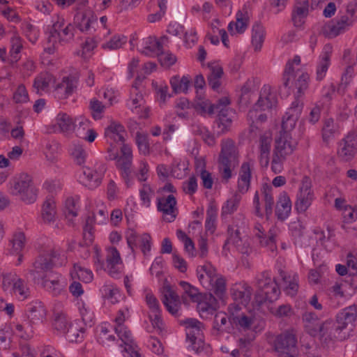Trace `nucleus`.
Here are the masks:
<instances>
[{"label":"nucleus","mask_w":357,"mask_h":357,"mask_svg":"<svg viewBox=\"0 0 357 357\" xmlns=\"http://www.w3.org/2000/svg\"><path fill=\"white\" fill-rule=\"evenodd\" d=\"M66 261L65 254L52 248H46L39 251L28 273L35 283L40 284L51 295L58 296L66 291L67 282L61 274L51 271V269L54 266H62Z\"/></svg>","instance_id":"1"},{"label":"nucleus","mask_w":357,"mask_h":357,"mask_svg":"<svg viewBox=\"0 0 357 357\" xmlns=\"http://www.w3.org/2000/svg\"><path fill=\"white\" fill-rule=\"evenodd\" d=\"M93 261L97 271H104L111 278H120L124 273L125 266L119 250L114 245H107L105 248V257L98 245L93 248Z\"/></svg>","instance_id":"2"},{"label":"nucleus","mask_w":357,"mask_h":357,"mask_svg":"<svg viewBox=\"0 0 357 357\" xmlns=\"http://www.w3.org/2000/svg\"><path fill=\"white\" fill-rule=\"evenodd\" d=\"M52 27L44 48L45 52L54 54L59 48V44H66L73 40L75 26L68 22L63 14H56L52 17Z\"/></svg>","instance_id":"3"},{"label":"nucleus","mask_w":357,"mask_h":357,"mask_svg":"<svg viewBox=\"0 0 357 357\" xmlns=\"http://www.w3.org/2000/svg\"><path fill=\"white\" fill-rule=\"evenodd\" d=\"M228 310L229 323L239 332L253 335L264 328L265 322L262 319L241 312V307L238 304H230Z\"/></svg>","instance_id":"4"},{"label":"nucleus","mask_w":357,"mask_h":357,"mask_svg":"<svg viewBox=\"0 0 357 357\" xmlns=\"http://www.w3.org/2000/svg\"><path fill=\"white\" fill-rule=\"evenodd\" d=\"M309 75L301 63V57L295 55L289 59L284 66L282 81L285 86H294L298 96H301L308 86Z\"/></svg>","instance_id":"5"},{"label":"nucleus","mask_w":357,"mask_h":357,"mask_svg":"<svg viewBox=\"0 0 357 357\" xmlns=\"http://www.w3.org/2000/svg\"><path fill=\"white\" fill-rule=\"evenodd\" d=\"M7 187L10 195L18 197L27 204H33L37 199L38 189L34 185L31 176L27 173H20L13 176Z\"/></svg>","instance_id":"6"},{"label":"nucleus","mask_w":357,"mask_h":357,"mask_svg":"<svg viewBox=\"0 0 357 357\" xmlns=\"http://www.w3.org/2000/svg\"><path fill=\"white\" fill-rule=\"evenodd\" d=\"M357 19V3H350L344 12L326 23L323 27V33L328 38H333L346 32Z\"/></svg>","instance_id":"7"},{"label":"nucleus","mask_w":357,"mask_h":357,"mask_svg":"<svg viewBox=\"0 0 357 357\" xmlns=\"http://www.w3.org/2000/svg\"><path fill=\"white\" fill-rule=\"evenodd\" d=\"M286 178L283 176H277L273 179L272 185L268 183H264L260 191H256L253 198V206L255 214L259 217L264 215V211L261 206L260 199L264 204V211L267 216L272 214L274 206V197L273 186L275 188L283 186L286 184Z\"/></svg>","instance_id":"8"},{"label":"nucleus","mask_w":357,"mask_h":357,"mask_svg":"<svg viewBox=\"0 0 357 357\" xmlns=\"http://www.w3.org/2000/svg\"><path fill=\"white\" fill-rule=\"evenodd\" d=\"M296 146L297 142L292 139L291 133L280 132L279 137L275 139L271 160L272 172L275 174L282 172L284 161L294 153Z\"/></svg>","instance_id":"9"},{"label":"nucleus","mask_w":357,"mask_h":357,"mask_svg":"<svg viewBox=\"0 0 357 357\" xmlns=\"http://www.w3.org/2000/svg\"><path fill=\"white\" fill-rule=\"evenodd\" d=\"M303 321L307 332L312 336L319 335L321 340L326 346L333 342L332 333L340 332L337 328L333 326V321H326L322 324L317 316L311 312L303 314Z\"/></svg>","instance_id":"10"},{"label":"nucleus","mask_w":357,"mask_h":357,"mask_svg":"<svg viewBox=\"0 0 357 357\" xmlns=\"http://www.w3.org/2000/svg\"><path fill=\"white\" fill-rule=\"evenodd\" d=\"M197 278L206 289L212 291L219 297H222L226 290V280L218 274L211 263H205L197 268Z\"/></svg>","instance_id":"11"},{"label":"nucleus","mask_w":357,"mask_h":357,"mask_svg":"<svg viewBox=\"0 0 357 357\" xmlns=\"http://www.w3.org/2000/svg\"><path fill=\"white\" fill-rule=\"evenodd\" d=\"M218 162L221 177L228 181L232 176V171L238 164V151L232 139L222 140Z\"/></svg>","instance_id":"12"},{"label":"nucleus","mask_w":357,"mask_h":357,"mask_svg":"<svg viewBox=\"0 0 357 357\" xmlns=\"http://www.w3.org/2000/svg\"><path fill=\"white\" fill-rule=\"evenodd\" d=\"M257 285L259 288L255 296V302L257 305H261L266 301L273 302L276 301L280 294L277 280H272L269 271H264L257 278Z\"/></svg>","instance_id":"13"},{"label":"nucleus","mask_w":357,"mask_h":357,"mask_svg":"<svg viewBox=\"0 0 357 357\" xmlns=\"http://www.w3.org/2000/svg\"><path fill=\"white\" fill-rule=\"evenodd\" d=\"M2 287L5 291L18 301H24L31 297V287L28 282L20 278L16 273H9L3 275Z\"/></svg>","instance_id":"14"},{"label":"nucleus","mask_w":357,"mask_h":357,"mask_svg":"<svg viewBox=\"0 0 357 357\" xmlns=\"http://www.w3.org/2000/svg\"><path fill=\"white\" fill-rule=\"evenodd\" d=\"M131 316L130 309L128 306H124L119 309L114 319V328L115 333L117 334L119 338L126 345V352L128 354L127 349L129 347H132L137 349V347L134 346L132 335L130 331L125 325V322Z\"/></svg>","instance_id":"15"},{"label":"nucleus","mask_w":357,"mask_h":357,"mask_svg":"<svg viewBox=\"0 0 357 357\" xmlns=\"http://www.w3.org/2000/svg\"><path fill=\"white\" fill-rule=\"evenodd\" d=\"M273 347L279 357H296L298 354L297 339L290 331L278 335Z\"/></svg>","instance_id":"16"},{"label":"nucleus","mask_w":357,"mask_h":357,"mask_svg":"<svg viewBox=\"0 0 357 357\" xmlns=\"http://www.w3.org/2000/svg\"><path fill=\"white\" fill-rule=\"evenodd\" d=\"M106 172L103 162H96L92 167H84L79 176V180L89 189L98 188L102 183Z\"/></svg>","instance_id":"17"},{"label":"nucleus","mask_w":357,"mask_h":357,"mask_svg":"<svg viewBox=\"0 0 357 357\" xmlns=\"http://www.w3.org/2000/svg\"><path fill=\"white\" fill-rule=\"evenodd\" d=\"M126 242L135 257L137 249L140 250L145 257L149 255L152 246V238L148 233L137 234L132 231L126 236Z\"/></svg>","instance_id":"18"},{"label":"nucleus","mask_w":357,"mask_h":357,"mask_svg":"<svg viewBox=\"0 0 357 357\" xmlns=\"http://www.w3.org/2000/svg\"><path fill=\"white\" fill-rule=\"evenodd\" d=\"M177 201L173 194H162L156 199L157 209L162 214V219L172 222L178 215Z\"/></svg>","instance_id":"19"},{"label":"nucleus","mask_w":357,"mask_h":357,"mask_svg":"<svg viewBox=\"0 0 357 357\" xmlns=\"http://www.w3.org/2000/svg\"><path fill=\"white\" fill-rule=\"evenodd\" d=\"M126 105L139 118L147 119L149 117L150 108L145 105L144 95L136 86L133 85L131 87Z\"/></svg>","instance_id":"20"},{"label":"nucleus","mask_w":357,"mask_h":357,"mask_svg":"<svg viewBox=\"0 0 357 357\" xmlns=\"http://www.w3.org/2000/svg\"><path fill=\"white\" fill-rule=\"evenodd\" d=\"M314 199L312 189V183L309 177L305 176L301 181L299 190L296 195L295 208L298 213H304L311 206Z\"/></svg>","instance_id":"21"},{"label":"nucleus","mask_w":357,"mask_h":357,"mask_svg":"<svg viewBox=\"0 0 357 357\" xmlns=\"http://www.w3.org/2000/svg\"><path fill=\"white\" fill-rule=\"evenodd\" d=\"M145 301L149 309V318L151 323V327H147L148 332L152 333L153 330L160 331L163 322L161 317V309L158 300L150 291L145 294Z\"/></svg>","instance_id":"22"},{"label":"nucleus","mask_w":357,"mask_h":357,"mask_svg":"<svg viewBox=\"0 0 357 357\" xmlns=\"http://www.w3.org/2000/svg\"><path fill=\"white\" fill-rule=\"evenodd\" d=\"M229 236L223 245V252L229 249V245H233L236 250L243 255H250L252 252V248L250 243V239L247 236H242L240 229H233L229 230Z\"/></svg>","instance_id":"23"},{"label":"nucleus","mask_w":357,"mask_h":357,"mask_svg":"<svg viewBox=\"0 0 357 357\" xmlns=\"http://www.w3.org/2000/svg\"><path fill=\"white\" fill-rule=\"evenodd\" d=\"M356 319L354 308L348 307L342 310L337 317V322H333V327L337 328L339 333H332L333 341H342L346 339V335L342 332L349 324H352Z\"/></svg>","instance_id":"24"},{"label":"nucleus","mask_w":357,"mask_h":357,"mask_svg":"<svg viewBox=\"0 0 357 357\" xmlns=\"http://www.w3.org/2000/svg\"><path fill=\"white\" fill-rule=\"evenodd\" d=\"M357 150V135L349 132L338 143L337 156L343 161H350Z\"/></svg>","instance_id":"25"},{"label":"nucleus","mask_w":357,"mask_h":357,"mask_svg":"<svg viewBox=\"0 0 357 357\" xmlns=\"http://www.w3.org/2000/svg\"><path fill=\"white\" fill-rule=\"evenodd\" d=\"M76 117L64 112H59L52 124L53 131L71 135L76 129Z\"/></svg>","instance_id":"26"},{"label":"nucleus","mask_w":357,"mask_h":357,"mask_svg":"<svg viewBox=\"0 0 357 357\" xmlns=\"http://www.w3.org/2000/svg\"><path fill=\"white\" fill-rule=\"evenodd\" d=\"M126 131L124 126L120 123L112 121L105 130V137L107 143L109 144L108 152L114 150L116 144H123Z\"/></svg>","instance_id":"27"},{"label":"nucleus","mask_w":357,"mask_h":357,"mask_svg":"<svg viewBox=\"0 0 357 357\" xmlns=\"http://www.w3.org/2000/svg\"><path fill=\"white\" fill-rule=\"evenodd\" d=\"M303 107L302 102L296 99L288 109L283 117L282 122V130L280 132H289L292 130L299 119Z\"/></svg>","instance_id":"28"},{"label":"nucleus","mask_w":357,"mask_h":357,"mask_svg":"<svg viewBox=\"0 0 357 357\" xmlns=\"http://www.w3.org/2000/svg\"><path fill=\"white\" fill-rule=\"evenodd\" d=\"M254 167L255 161L251 159H248L241 164L238 172L236 189L241 194H245L250 188Z\"/></svg>","instance_id":"29"},{"label":"nucleus","mask_w":357,"mask_h":357,"mask_svg":"<svg viewBox=\"0 0 357 357\" xmlns=\"http://www.w3.org/2000/svg\"><path fill=\"white\" fill-rule=\"evenodd\" d=\"M277 229L273 227L269 229L268 236L265 234V229L260 223H256L253 227V235L258 240L261 247L266 248L268 250L273 252L276 250L277 245L275 241Z\"/></svg>","instance_id":"30"},{"label":"nucleus","mask_w":357,"mask_h":357,"mask_svg":"<svg viewBox=\"0 0 357 357\" xmlns=\"http://www.w3.org/2000/svg\"><path fill=\"white\" fill-rule=\"evenodd\" d=\"M109 158L110 160L116 159V167L120 171L121 176L125 183V185L130 188L134 185V178L131 172V165L132 160H128L123 157H118V151L113 150L109 152Z\"/></svg>","instance_id":"31"},{"label":"nucleus","mask_w":357,"mask_h":357,"mask_svg":"<svg viewBox=\"0 0 357 357\" xmlns=\"http://www.w3.org/2000/svg\"><path fill=\"white\" fill-rule=\"evenodd\" d=\"M78 79L74 76L63 77L54 91V97L59 100H66L70 96L77 87Z\"/></svg>","instance_id":"32"},{"label":"nucleus","mask_w":357,"mask_h":357,"mask_svg":"<svg viewBox=\"0 0 357 357\" xmlns=\"http://www.w3.org/2000/svg\"><path fill=\"white\" fill-rule=\"evenodd\" d=\"M278 105L276 93L268 84L263 86L260 91L259 98L255 107L263 111H270L275 109Z\"/></svg>","instance_id":"33"},{"label":"nucleus","mask_w":357,"mask_h":357,"mask_svg":"<svg viewBox=\"0 0 357 357\" xmlns=\"http://www.w3.org/2000/svg\"><path fill=\"white\" fill-rule=\"evenodd\" d=\"M47 310L43 303L38 301L29 303L25 310V319L35 326L46 319Z\"/></svg>","instance_id":"34"},{"label":"nucleus","mask_w":357,"mask_h":357,"mask_svg":"<svg viewBox=\"0 0 357 357\" xmlns=\"http://www.w3.org/2000/svg\"><path fill=\"white\" fill-rule=\"evenodd\" d=\"M282 282L280 284L284 293L290 296H294L298 290V276L296 273H287L280 269L278 271Z\"/></svg>","instance_id":"35"},{"label":"nucleus","mask_w":357,"mask_h":357,"mask_svg":"<svg viewBox=\"0 0 357 357\" xmlns=\"http://www.w3.org/2000/svg\"><path fill=\"white\" fill-rule=\"evenodd\" d=\"M10 329L15 336L24 340L32 338L35 333V326L25 318L11 322Z\"/></svg>","instance_id":"36"},{"label":"nucleus","mask_w":357,"mask_h":357,"mask_svg":"<svg viewBox=\"0 0 357 357\" xmlns=\"http://www.w3.org/2000/svg\"><path fill=\"white\" fill-rule=\"evenodd\" d=\"M328 304L333 308L342 305L344 301V293L342 289V284L338 282H330L326 289Z\"/></svg>","instance_id":"37"},{"label":"nucleus","mask_w":357,"mask_h":357,"mask_svg":"<svg viewBox=\"0 0 357 357\" xmlns=\"http://www.w3.org/2000/svg\"><path fill=\"white\" fill-rule=\"evenodd\" d=\"M162 293V301L167 310L172 314L176 315L181 306L179 296L169 286H164Z\"/></svg>","instance_id":"38"},{"label":"nucleus","mask_w":357,"mask_h":357,"mask_svg":"<svg viewBox=\"0 0 357 357\" xmlns=\"http://www.w3.org/2000/svg\"><path fill=\"white\" fill-rule=\"evenodd\" d=\"M252 292V287L245 282L236 283L231 289L234 300L244 306L250 302Z\"/></svg>","instance_id":"39"},{"label":"nucleus","mask_w":357,"mask_h":357,"mask_svg":"<svg viewBox=\"0 0 357 357\" xmlns=\"http://www.w3.org/2000/svg\"><path fill=\"white\" fill-rule=\"evenodd\" d=\"M195 303H197V309L202 318H207L215 310L216 299L211 294H202Z\"/></svg>","instance_id":"40"},{"label":"nucleus","mask_w":357,"mask_h":357,"mask_svg":"<svg viewBox=\"0 0 357 357\" xmlns=\"http://www.w3.org/2000/svg\"><path fill=\"white\" fill-rule=\"evenodd\" d=\"M333 52V47L330 44L324 45L319 56V61L317 66V79L322 80L326 76L328 67L331 65V57Z\"/></svg>","instance_id":"41"},{"label":"nucleus","mask_w":357,"mask_h":357,"mask_svg":"<svg viewBox=\"0 0 357 357\" xmlns=\"http://www.w3.org/2000/svg\"><path fill=\"white\" fill-rule=\"evenodd\" d=\"M321 137L324 143L328 144L333 140L335 137L341 133L340 125L332 118L326 119L323 121L321 128Z\"/></svg>","instance_id":"42"},{"label":"nucleus","mask_w":357,"mask_h":357,"mask_svg":"<svg viewBox=\"0 0 357 357\" xmlns=\"http://www.w3.org/2000/svg\"><path fill=\"white\" fill-rule=\"evenodd\" d=\"M272 143V132L266 131L259 139V162L262 167L269 164V155Z\"/></svg>","instance_id":"43"},{"label":"nucleus","mask_w":357,"mask_h":357,"mask_svg":"<svg viewBox=\"0 0 357 357\" xmlns=\"http://www.w3.org/2000/svg\"><path fill=\"white\" fill-rule=\"evenodd\" d=\"M310 8L309 0H296L292 10L291 19L296 26H301L307 17Z\"/></svg>","instance_id":"44"},{"label":"nucleus","mask_w":357,"mask_h":357,"mask_svg":"<svg viewBox=\"0 0 357 357\" xmlns=\"http://www.w3.org/2000/svg\"><path fill=\"white\" fill-rule=\"evenodd\" d=\"M291 211V202L287 192L280 194L276 203L275 214L278 219L284 220Z\"/></svg>","instance_id":"45"},{"label":"nucleus","mask_w":357,"mask_h":357,"mask_svg":"<svg viewBox=\"0 0 357 357\" xmlns=\"http://www.w3.org/2000/svg\"><path fill=\"white\" fill-rule=\"evenodd\" d=\"M208 85L214 90L218 91L221 85V78L223 75L222 67L218 62L214 61L208 63Z\"/></svg>","instance_id":"46"},{"label":"nucleus","mask_w":357,"mask_h":357,"mask_svg":"<svg viewBox=\"0 0 357 357\" xmlns=\"http://www.w3.org/2000/svg\"><path fill=\"white\" fill-rule=\"evenodd\" d=\"M162 50V43L155 37L149 36L143 39L140 52L148 56H157Z\"/></svg>","instance_id":"47"},{"label":"nucleus","mask_w":357,"mask_h":357,"mask_svg":"<svg viewBox=\"0 0 357 357\" xmlns=\"http://www.w3.org/2000/svg\"><path fill=\"white\" fill-rule=\"evenodd\" d=\"M54 82L53 75L47 72H43L35 77L33 86L36 93L42 94L48 92L50 85Z\"/></svg>","instance_id":"48"},{"label":"nucleus","mask_w":357,"mask_h":357,"mask_svg":"<svg viewBox=\"0 0 357 357\" xmlns=\"http://www.w3.org/2000/svg\"><path fill=\"white\" fill-rule=\"evenodd\" d=\"M83 325L79 320H75L69 325L64 333L69 342H80L83 340L85 334V328Z\"/></svg>","instance_id":"49"},{"label":"nucleus","mask_w":357,"mask_h":357,"mask_svg":"<svg viewBox=\"0 0 357 357\" xmlns=\"http://www.w3.org/2000/svg\"><path fill=\"white\" fill-rule=\"evenodd\" d=\"M194 108L197 113L202 116L211 115L215 112V105L205 98L202 93L197 92Z\"/></svg>","instance_id":"50"},{"label":"nucleus","mask_w":357,"mask_h":357,"mask_svg":"<svg viewBox=\"0 0 357 357\" xmlns=\"http://www.w3.org/2000/svg\"><path fill=\"white\" fill-rule=\"evenodd\" d=\"M26 244V237L23 232L17 231L15 232L10 241L11 248V253L13 255H18L17 263V265H19L22 263L23 260V255L22 252Z\"/></svg>","instance_id":"51"},{"label":"nucleus","mask_w":357,"mask_h":357,"mask_svg":"<svg viewBox=\"0 0 357 357\" xmlns=\"http://www.w3.org/2000/svg\"><path fill=\"white\" fill-rule=\"evenodd\" d=\"M133 174L138 182L146 183L151 174V167L146 159L139 160L133 169Z\"/></svg>","instance_id":"52"},{"label":"nucleus","mask_w":357,"mask_h":357,"mask_svg":"<svg viewBox=\"0 0 357 357\" xmlns=\"http://www.w3.org/2000/svg\"><path fill=\"white\" fill-rule=\"evenodd\" d=\"M218 208L214 204H210L206 209L205 230L206 234H213L217 228Z\"/></svg>","instance_id":"53"},{"label":"nucleus","mask_w":357,"mask_h":357,"mask_svg":"<svg viewBox=\"0 0 357 357\" xmlns=\"http://www.w3.org/2000/svg\"><path fill=\"white\" fill-rule=\"evenodd\" d=\"M186 325V337L188 341H195L203 337L202 324L194 319H188L185 322Z\"/></svg>","instance_id":"54"},{"label":"nucleus","mask_w":357,"mask_h":357,"mask_svg":"<svg viewBox=\"0 0 357 357\" xmlns=\"http://www.w3.org/2000/svg\"><path fill=\"white\" fill-rule=\"evenodd\" d=\"M266 38L265 27L259 23H256L252 29V45L255 51H260Z\"/></svg>","instance_id":"55"},{"label":"nucleus","mask_w":357,"mask_h":357,"mask_svg":"<svg viewBox=\"0 0 357 357\" xmlns=\"http://www.w3.org/2000/svg\"><path fill=\"white\" fill-rule=\"evenodd\" d=\"M242 195L243 194L236 190L234 195L224 203L221 209L222 216L231 215L237 211L242 199Z\"/></svg>","instance_id":"56"},{"label":"nucleus","mask_w":357,"mask_h":357,"mask_svg":"<svg viewBox=\"0 0 357 357\" xmlns=\"http://www.w3.org/2000/svg\"><path fill=\"white\" fill-rule=\"evenodd\" d=\"M139 195L141 205L149 208L151 200L155 197V188L149 183H142L139 189Z\"/></svg>","instance_id":"57"},{"label":"nucleus","mask_w":357,"mask_h":357,"mask_svg":"<svg viewBox=\"0 0 357 357\" xmlns=\"http://www.w3.org/2000/svg\"><path fill=\"white\" fill-rule=\"evenodd\" d=\"M71 323L66 313L63 312L54 313L52 327L58 333L64 334Z\"/></svg>","instance_id":"58"},{"label":"nucleus","mask_w":357,"mask_h":357,"mask_svg":"<svg viewBox=\"0 0 357 357\" xmlns=\"http://www.w3.org/2000/svg\"><path fill=\"white\" fill-rule=\"evenodd\" d=\"M56 203L52 197H48L42 206L41 216L45 222H54L56 216Z\"/></svg>","instance_id":"59"},{"label":"nucleus","mask_w":357,"mask_h":357,"mask_svg":"<svg viewBox=\"0 0 357 357\" xmlns=\"http://www.w3.org/2000/svg\"><path fill=\"white\" fill-rule=\"evenodd\" d=\"M248 26V18L241 13L236 14V22H231L228 25V31L232 36L244 33Z\"/></svg>","instance_id":"60"},{"label":"nucleus","mask_w":357,"mask_h":357,"mask_svg":"<svg viewBox=\"0 0 357 357\" xmlns=\"http://www.w3.org/2000/svg\"><path fill=\"white\" fill-rule=\"evenodd\" d=\"M96 17L91 13H77L75 17V21L77 28L82 32L91 29V24L96 22Z\"/></svg>","instance_id":"61"},{"label":"nucleus","mask_w":357,"mask_h":357,"mask_svg":"<svg viewBox=\"0 0 357 357\" xmlns=\"http://www.w3.org/2000/svg\"><path fill=\"white\" fill-rule=\"evenodd\" d=\"M190 82L191 79L189 75H183L182 77L174 76L170 79L172 88L176 93H186Z\"/></svg>","instance_id":"62"},{"label":"nucleus","mask_w":357,"mask_h":357,"mask_svg":"<svg viewBox=\"0 0 357 357\" xmlns=\"http://www.w3.org/2000/svg\"><path fill=\"white\" fill-rule=\"evenodd\" d=\"M70 273L72 279H79L85 283H89L93 279V274L90 269L83 268L78 264H74Z\"/></svg>","instance_id":"63"},{"label":"nucleus","mask_w":357,"mask_h":357,"mask_svg":"<svg viewBox=\"0 0 357 357\" xmlns=\"http://www.w3.org/2000/svg\"><path fill=\"white\" fill-rule=\"evenodd\" d=\"M100 291L104 298L108 299L114 304L118 303L121 298L120 289L113 284H104L101 287Z\"/></svg>","instance_id":"64"}]
</instances>
